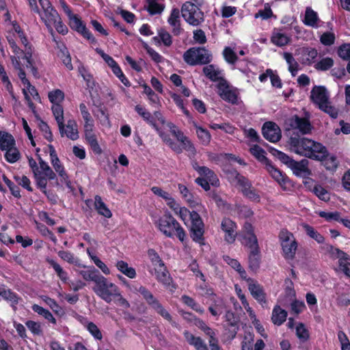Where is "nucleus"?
Wrapping results in <instances>:
<instances>
[{
	"mask_svg": "<svg viewBox=\"0 0 350 350\" xmlns=\"http://www.w3.org/2000/svg\"><path fill=\"white\" fill-rule=\"evenodd\" d=\"M263 137L272 143L280 140L282 134L280 127L273 122H266L262 127Z\"/></svg>",
	"mask_w": 350,
	"mask_h": 350,
	"instance_id": "nucleus-16",
	"label": "nucleus"
},
{
	"mask_svg": "<svg viewBox=\"0 0 350 350\" xmlns=\"http://www.w3.org/2000/svg\"><path fill=\"white\" fill-rule=\"evenodd\" d=\"M248 290L252 297L262 306L267 305L266 293L263 287L254 279L248 280Z\"/></svg>",
	"mask_w": 350,
	"mask_h": 350,
	"instance_id": "nucleus-17",
	"label": "nucleus"
},
{
	"mask_svg": "<svg viewBox=\"0 0 350 350\" xmlns=\"http://www.w3.org/2000/svg\"><path fill=\"white\" fill-rule=\"evenodd\" d=\"M279 242L282 247V256L286 260H293L298 247V243L294 234L287 229H282L278 234Z\"/></svg>",
	"mask_w": 350,
	"mask_h": 350,
	"instance_id": "nucleus-9",
	"label": "nucleus"
},
{
	"mask_svg": "<svg viewBox=\"0 0 350 350\" xmlns=\"http://www.w3.org/2000/svg\"><path fill=\"white\" fill-rule=\"evenodd\" d=\"M43 300L50 307V308L55 314L62 317L65 314L64 309L58 304V303L54 299L51 298L49 297H45V298Z\"/></svg>",
	"mask_w": 350,
	"mask_h": 350,
	"instance_id": "nucleus-56",
	"label": "nucleus"
},
{
	"mask_svg": "<svg viewBox=\"0 0 350 350\" xmlns=\"http://www.w3.org/2000/svg\"><path fill=\"white\" fill-rule=\"evenodd\" d=\"M57 55L68 70H72L73 69L70 53L64 44H62V47L59 49V52Z\"/></svg>",
	"mask_w": 350,
	"mask_h": 350,
	"instance_id": "nucleus-47",
	"label": "nucleus"
},
{
	"mask_svg": "<svg viewBox=\"0 0 350 350\" xmlns=\"http://www.w3.org/2000/svg\"><path fill=\"white\" fill-rule=\"evenodd\" d=\"M183 303L198 313L202 314L204 312V308L196 301L187 295H183L181 297Z\"/></svg>",
	"mask_w": 350,
	"mask_h": 350,
	"instance_id": "nucleus-46",
	"label": "nucleus"
},
{
	"mask_svg": "<svg viewBox=\"0 0 350 350\" xmlns=\"http://www.w3.org/2000/svg\"><path fill=\"white\" fill-rule=\"evenodd\" d=\"M4 154L5 159L10 163H14L21 158V153L19 150L13 146V148H9L5 150Z\"/></svg>",
	"mask_w": 350,
	"mask_h": 350,
	"instance_id": "nucleus-57",
	"label": "nucleus"
},
{
	"mask_svg": "<svg viewBox=\"0 0 350 350\" xmlns=\"http://www.w3.org/2000/svg\"><path fill=\"white\" fill-rule=\"evenodd\" d=\"M290 125L294 129H298L303 135L308 134L312 131V125L308 118L293 116L290 120Z\"/></svg>",
	"mask_w": 350,
	"mask_h": 350,
	"instance_id": "nucleus-23",
	"label": "nucleus"
},
{
	"mask_svg": "<svg viewBox=\"0 0 350 350\" xmlns=\"http://www.w3.org/2000/svg\"><path fill=\"white\" fill-rule=\"evenodd\" d=\"M93 291L97 296L108 304L111 303L113 298L119 297L122 305L129 306L128 301L121 295L118 286L103 275L95 284Z\"/></svg>",
	"mask_w": 350,
	"mask_h": 350,
	"instance_id": "nucleus-3",
	"label": "nucleus"
},
{
	"mask_svg": "<svg viewBox=\"0 0 350 350\" xmlns=\"http://www.w3.org/2000/svg\"><path fill=\"white\" fill-rule=\"evenodd\" d=\"M70 27L81 34L84 38L88 40L91 43H96V39L93 36L91 31L86 27L85 24L77 14H72L68 16Z\"/></svg>",
	"mask_w": 350,
	"mask_h": 350,
	"instance_id": "nucleus-13",
	"label": "nucleus"
},
{
	"mask_svg": "<svg viewBox=\"0 0 350 350\" xmlns=\"http://www.w3.org/2000/svg\"><path fill=\"white\" fill-rule=\"evenodd\" d=\"M217 92L220 98L232 105L238 103V94L236 90H231L226 80H222L217 85Z\"/></svg>",
	"mask_w": 350,
	"mask_h": 350,
	"instance_id": "nucleus-14",
	"label": "nucleus"
},
{
	"mask_svg": "<svg viewBox=\"0 0 350 350\" xmlns=\"http://www.w3.org/2000/svg\"><path fill=\"white\" fill-rule=\"evenodd\" d=\"M191 1H186L181 8V14L185 21L192 26H198L204 21V12Z\"/></svg>",
	"mask_w": 350,
	"mask_h": 350,
	"instance_id": "nucleus-11",
	"label": "nucleus"
},
{
	"mask_svg": "<svg viewBox=\"0 0 350 350\" xmlns=\"http://www.w3.org/2000/svg\"><path fill=\"white\" fill-rule=\"evenodd\" d=\"M304 228L307 235L314 239L318 243H323L324 242V237L317 232L312 226L308 224H305Z\"/></svg>",
	"mask_w": 350,
	"mask_h": 350,
	"instance_id": "nucleus-55",
	"label": "nucleus"
},
{
	"mask_svg": "<svg viewBox=\"0 0 350 350\" xmlns=\"http://www.w3.org/2000/svg\"><path fill=\"white\" fill-rule=\"evenodd\" d=\"M158 228L167 237L173 238L176 235L182 243L186 238L185 230L170 212H165L159 218Z\"/></svg>",
	"mask_w": 350,
	"mask_h": 350,
	"instance_id": "nucleus-7",
	"label": "nucleus"
},
{
	"mask_svg": "<svg viewBox=\"0 0 350 350\" xmlns=\"http://www.w3.org/2000/svg\"><path fill=\"white\" fill-rule=\"evenodd\" d=\"M183 335L188 344L193 346L196 350H208L206 344L200 336H195L188 330H185Z\"/></svg>",
	"mask_w": 350,
	"mask_h": 350,
	"instance_id": "nucleus-25",
	"label": "nucleus"
},
{
	"mask_svg": "<svg viewBox=\"0 0 350 350\" xmlns=\"http://www.w3.org/2000/svg\"><path fill=\"white\" fill-rule=\"evenodd\" d=\"M195 325L198 327L206 336H209V346L211 344L218 342V339L215 336L216 334L215 331L211 327L208 326L203 320L200 319H196Z\"/></svg>",
	"mask_w": 350,
	"mask_h": 350,
	"instance_id": "nucleus-32",
	"label": "nucleus"
},
{
	"mask_svg": "<svg viewBox=\"0 0 350 350\" xmlns=\"http://www.w3.org/2000/svg\"><path fill=\"white\" fill-rule=\"evenodd\" d=\"M176 214L183 221L189 215L191 219L189 230L191 238L194 242L199 243L200 245H204V224L199 213L195 211H189L187 208L180 206L178 209V213Z\"/></svg>",
	"mask_w": 350,
	"mask_h": 350,
	"instance_id": "nucleus-2",
	"label": "nucleus"
},
{
	"mask_svg": "<svg viewBox=\"0 0 350 350\" xmlns=\"http://www.w3.org/2000/svg\"><path fill=\"white\" fill-rule=\"evenodd\" d=\"M317 50L313 48H307L302 51L300 62L304 65L310 66L314 63L317 57Z\"/></svg>",
	"mask_w": 350,
	"mask_h": 350,
	"instance_id": "nucleus-33",
	"label": "nucleus"
},
{
	"mask_svg": "<svg viewBox=\"0 0 350 350\" xmlns=\"http://www.w3.org/2000/svg\"><path fill=\"white\" fill-rule=\"evenodd\" d=\"M191 165L201 176L206 177L212 186L217 187L220 185L219 180L213 170L206 166H200L196 161H192Z\"/></svg>",
	"mask_w": 350,
	"mask_h": 350,
	"instance_id": "nucleus-20",
	"label": "nucleus"
},
{
	"mask_svg": "<svg viewBox=\"0 0 350 350\" xmlns=\"http://www.w3.org/2000/svg\"><path fill=\"white\" fill-rule=\"evenodd\" d=\"M116 267L121 273L131 279L136 277V271L133 267H129L126 262L124 260H118L116 263Z\"/></svg>",
	"mask_w": 350,
	"mask_h": 350,
	"instance_id": "nucleus-43",
	"label": "nucleus"
},
{
	"mask_svg": "<svg viewBox=\"0 0 350 350\" xmlns=\"http://www.w3.org/2000/svg\"><path fill=\"white\" fill-rule=\"evenodd\" d=\"M193 126L196 129L197 136L202 144L204 146L208 145L210 143L211 139V135L209 131L201 126L198 125V124L195 122H193Z\"/></svg>",
	"mask_w": 350,
	"mask_h": 350,
	"instance_id": "nucleus-42",
	"label": "nucleus"
},
{
	"mask_svg": "<svg viewBox=\"0 0 350 350\" xmlns=\"http://www.w3.org/2000/svg\"><path fill=\"white\" fill-rule=\"evenodd\" d=\"M38 161L40 165V168L49 180L56 179L57 176L55 173L53 171L49 164L44 161L40 156L38 155Z\"/></svg>",
	"mask_w": 350,
	"mask_h": 350,
	"instance_id": "nucleus-50",
	"label": "nucleus"
},
{
	"mask_svg": "<svg viewBox=\"0 0 350 350\" xmlns=\"http://www.w3.org/2000/svg\"><path fill=\"white\" fill-rule=\"evenodd\" d=\"M183 59L190 66L208 65L213 60V55L205 47L194 46L184 53Z\"/></svg>",
	"mask_w": 350,
	"mask_h": 350,
	"instance_id": "nucleus-8",
	"label": "nucleus"
},
{
	"mask_svg": "<svg viewBox=\"0 0 350 350\" xmlns=\"http://www.w3.org/2000/svg\"><path fill=\"white\" fill-rule=\"evenodd\" d=\"M94 208L97 213L106 218H110L112 213L105 203L103 201L101 197L98 195L94 197Z\"/></svg>",
	"mask_w": 350,
	"mask_h": 350,
	"instance_id": "nucleus-37",
	"label": "nucleus"
},
{
	"mask_svg": "<svg viewBox=\"0 0 350 350\" xmlns=\"http://www.w3.org/2000/svg\"><path fill=\"white\" fill-rule=\"evenodd\" d=\"M338 56L344 60L350 61V43L342 44L338 49Z\"/></svg>",
	"mask_w": 350,
	"mask_h": 350,
	"instance_id": "nucleus-64",
	"label": "nucleus"
},
{
	"mask_svg": "<svg viewBox=\"0 0 350 350\" xmlns=\"http://www.w3.org/2000/svg\"><path fill=\"white\" fill-rule=\"evenodd\" d=\"M296 335L303 342L307 341L310 338L308 329L303 323H299L296 327Z\"/></svg>",
	"mask_w": 350,
	"mask_h": 350,
	"instance_id": "nucleus-59",
	"label": "nucleus"
},
{
	"mask_svg": "<svg viewBox=\"0 0 350 350\" xmlns=\"http://www.w3.org/2000/svg\"><path fill=\"white\" fill-rule=\"evenodd\" d=\"M48 98L53 105L61 104L64 99V93L61 90L56 89L49 92Z\"/></svg>",
	"mask_w": 350,
	"mask_h": 350,
	"instance_id": "nucleus-58",
	"label": "nucleus"
},
{
	"mask_svg": "<svg viewBox=\"0 0 350 350\" xmlns=\"http://www.w3.org/2000/svg\"><path fill=\"white\" fill-rule=\"evenodd\" d=\"M249 268L255 271L259 267L260 263V248H256L250 250L248 255Z\"/></svg>",
	"mask_w": 350,
	"mask_h": 350,
	"instance_id": "nucleus-38",
	"label": "nucleus"
},
{
	"mask_svg": "<svg viewBox=\"0 0 350 350\" xmlns=\"http://www.w3.org/2000/svg\"><path fill=\"white\" fill-rule=\"evenodd\" d=\"M221 229L224 232V240L228 243H233L237 236V225L232 219L224 217L221 223Z\"/></svg>",
	"mask_w": 350,
	"mask_h": 350,
	"instance_id": "nucleus-18",
	"label": "nucleus"
},
{
	"mask_svg": "<svg viewBox=\"0 0 350 350\" xmlns=\"http://www.w3.org/2000/svg\"><path fill=\"white\" fill-rule=\"evenodd\" d=\"M225 319L226 321L228 323V325L233 327L232 331V338L235 337L237 330L239 329L238 327V321L235 317V314L231 310H225Z\"/></svg>",
	"mask_w": 350,
	"mask_h": 350,
	"instance_id": "nucleus-53",
	"label": "nucleus"
},
{
	"mask_svg": "<svg viewBox=\"0 0 350 350\" xmlns=\"http://www.w3.org/2000/svg\"><path fill=\"white\" fill-rule=\"evenodd\" d=\"M0 296L2 298L10 303V306L14 311L17 309L16 306L22 298L15 292L10 288H5V285H0Z\"/></svg>",
	"mask_w": 350,
	"mask_h": 350,
	"instance_id": "nucleus-24",
	"label": "nucleus"
},
{
	"mask_svg": "<svg viewBox=\"0 0 350 350\" xmlns=\"http://www.w3.org/2000/svg\"><path fill=\"white\" fill-rule=\"evenodd\" d=\"M79 109L83 120L85 139L94 153L100 154L102 149L99 146L97 137L94 133V120L85 103H82L79 105Z\"/></svg>",
	"mask_w": 350,
	"mask_h": 350,
	"instance_id": "nucleus-4",
	"label": "nucleus"
},
{
	"mask_svg": "<svg viewBox=\"0 0 350 350\" xmlns=\"http://www.w3.org/2000/svg\"><path fill=\"white\" fill-rule=\"evenodd\" d=\"M31 308L33 312L38 313L39 315L42 316L49 322L53 325L57 324L55 318L53 316L52 313L49 310L45 309L38 304H33Z\"/></svg>",
	"mask_w": 350,
	"mask_h": 350,
	"instance_id": "nucleus-44",
	"label": "nucleus"
},
{
	"mask_svg": "<svg viewBox=\"0 0 350 350\" xmlns=\"http://www.w3.org/2000/svg\"><path fill=\"white\" fill-rule=\"evenodd\" d=\"M239 240L241 244L250 250L260 248L254 227L250 222L247 221L244 224L243 230L239 234Z\"/></svg>",
	"mask_w": 350,
	"mask_h": 350,
	"instance_id": "nucleus-12",
	"label": "nucleus"
},
{
	"mask_svg": "<svg viewBox=\"0 0 350 350\" xmlns=\"http://www.w3.org/2000/svg\"><path fill=\"white\" fill-rule=\"evenodd\" d=\"M270 176L280 185L283 190H287L292 186L291 181L285 173L272 164V162L265 167Z\"/></svg>",
	"mask_w": 350,
	"mask_h": 350,
	"instance_id": "nucleus-15",
	"label": "nucleus"
},
{
	"mask_svg": "<svg viewBox=\"0 0 350 350\" xmlns=\"http://www.w3.org/2000/svg\"><path fill=\"white\" fill-rule=\"evenodd\" d=\"M136 291L142 296L146 304L159 315L167 321L173 327L180 329V325L173 320L170 313L165 308L160 301L144 286H139Z\"/></svg>",
	"mask_w": 350,
	"mask_h": 350,
	"instance_id": "nucleus-6",
	"label": "nucleus"
},
{
	"mask_svg": "<svg viewBox=\"0 0 350 350\" xmlns=\"http://www.w3.org/2000/svg\"><path fill=\"white\" fill-rule=\"evenodd\" d=\"M158 35L160 37L161 42L166 47H170L173 42L171 34L163 28L158 29Z\"/></svg>",
	"mask_w": 350,
	"mask_h": 350,
	"instance_id": "nucleus-62",
	"label": "nucleus"
},
{
	"mask_svg": "<svg viewBox=\"0 0 350 350\" xmlns=\"http://www.w3.org/2000/svg\"><path fill=\"white\" fill-rule=\"evenodd\" d=\"M147 255L150 260L152 265L153 266V269L151 270H149V272L151 274H153V271L156 270L157 268H161L162 267H164L165 265L162 260V258L160 257L158 252L152 248H150L147 251Z\"/></svg>",
	"mask_w": 350,
	"mask_h": 350,
	"instance_id": "nucleus-31",
	"label": "nucleus"
},
{
	"mask_svg": "<svg viewBox=\"0 0 350 350\" xmlns=\"http://www.w3.org/2000/svg\"><path fill=\"white\" fill-rule=\"evenodd\" d=\"M322 248L329 254L332 259H338V262L341 260H350V256L346 252L330 244H325Z\"/></svg>",
	"mask_w": 350,
	"mask_h": 350,
	"instance_id": "nucleus-27",
	"label": "nucleus"
},
{
	"mask_svg": "<svg viewBox=\"0 0 350 350\" xmlns=\"http://www.w3.org/2000/svg\"><path fill=\"white\" fill-rule=\"evenodd\" d=\"M16 142L14 137L5 131H0V149L6 150L15 146Z\"/></svg>",
	"mask_w": 350,
	"mask_h": 350,
	"instance_id": "nucleus-36",
	"label": "nucleus"
},
{
	"mask_svg": "<svg viewBox=\"0 0 350 350\" xmlns=\"http://www.w3.org/2000/svg\"><path fill=\"white\" fill-rule=\"evenodd\" d=\"M42 10L43 13L40 12V16L42 21L44 23L49 31L53 36V40L56 42L54 36V31L53 29V23L57 22L60 16L56 9L53 6L49 0H38Z\"/></svg>",
	"mask_w": 350,
	"mask_h": 350,
	"instance_id": "nucleus-10",
	"label": "nucleus"
},
{
	"mask_svg": "<svg viewBox=\"0 0 350 350\" xmlns=\"http://www.w3.org/2000/svg\"><path fill=\"white\" fill-rule=\"evenodd\" d=\"M47 262L53 267L59 279L65 284L68 283V276L66 271L54 260L48 259Z\"/></svg>",
	"mask_w": 350,
	"mask_h": 350,
	"instance_id": "nucleus-49",
	"label": "nucleus"
},
{
	"mask_svg": "<svg viewBox=\"0 0 350 350\" xmlns=\"http://www.w3.org/2000/svg\"><path fill=\"white\" fill-rule=\"evenodd\" d=\"M224 59L230 64H234L238 59L236 53L229 46L225 47L223 51Z\"/></svg>",
	"mask_w": 350,
	"mask_h": 350,
	"instance_id": "nucleus-63",
	"label": "nucleus"
},
{
	"mask_svg": "<svg viewBox=\"0 0 350 350\" xmlns=\"http://www.w3.org/2000/svg\"><path fill=\"white\" fill-rule=\"evenodd\" d=\"M224 173L226 176L228 180L231 184H235L236 185L239 182L241 178L244 176L241 175L236 169L229 168L224 170Z\"/></svg>",
	"mask_w": 350,
	"mask_h": 350,
	"instance_id": "nucleus-54",
	"label": "nucleus"
},
{
	"mask_svg": "<svg viewBox=\"0 0 350 350\" xmlns=\"http://www.w3.org/2000/svg\"><path fill=\"white\" fill-rule=\"evenodd\" d=\"M318 161H321L324 167L327 170L335 171L338 167V161L336 157L333 155L330 156L327 150L326 156Z\"/></svg>",
	"mask_w": 350,
	"mask_h": 350,
	"instance_id": "nucleus-48",
	"label": "nucleus"
},
{
	"mask_svg": "<svg viewBox=\"0 0 350 350\" xmlns=\"http://www.w3.org/2000/svg\"><path fill=\"white\" fill-rule=\"evenodd\" d=\"M319 20L318 14L310 7L306 9L304 23L309 27H317V22Z\"/></svg>",
	"mask_w": 350,
	"mask_h": 350,
	"instance_id": "nucleus-41",
	"label": "nucleus"
},
{
	"mask_svg": "<svg viewBox=\"0 0 350 350\" xmlns=\"http://www.w3.org/2000/svg\"><path fill=\"white\" fill-rule=\"evenodd\" d=\"M178 190L182 198L188 203L190 206H196L198 202V200L189 189L183 184L178 185Z\"/></svg>",
	"mask_w": 350,
	"mask_h": 350,
	"instance_id": "nucleus-39",
	"label": "nucleus"
},
{
	"mask_svg": "<svg viewBox=\"0 0 350 350\" xmlns=\"http://www.w3.org/2000/svg\"><path fill=\"white\" fill-rule=\"evenodd\" d=\"M250 153L260 163L267 167L271 161L265 156V150L260 146L255 144L250 149Z\"/></svg>",
	"mask_w": 350,
	"mask_h": 350,
	"instance_id": "nucleus-35",
	"label": "nucleus"
},
{
	"mask_svg": "<svg viewBox=\"0 0 350 350\" xmlns=\"http://www.w3.org/2000/svg\"><path fill=\"white\" fill-rule=\"evenodd\" d=\"M334 65V60L331 57L321 59L315 65L314 68L318 70L326 71L330 69Z\"/></svg>",
	"mask_w": 350,
	"mask_h": 350,
	"instance_id": "nucleus-61",
	"label": "nucleus"
},
{
	"mask_svg": "<svg viewBox=\"0 0 350 350\" xmlns=\"http://www.w3.org/2000/svg\"><path fill=\"white\" fill-rule=\"evenodd\" d=\"M288 313L280 306L276 305L272 310L271 321L278 326L282 325L286 320Z\"/></svg>",
	"mask_w": 350,
	"mask_h": 350,
	"instance_id": "nucleus-29",
	"label": "nucleus"
},
{
	"mask_svg": "<svg viewBox=\"0 0 350 350\" xmlns=\"http://www.w3.org/2000/svg\"><path fill=\"white\" fill-rule=\"evenodd\" d=\"M284 58L285 59L286 63L288 65L289 72L291 73L293 76H295L299 69V64L295 61L292 53L287 52L284 53Z\"/></svg>",
	"mask_w": 350,
	"mask_h": 350,
	"instance_id": "nucleus-51",
	"label": "nucleus"
},
{
	"mask_svg": "<svg viewBox=\"0 0 350 350\" xmlns=\"http://www.w3.org/2000/svg\"><path fill=\"white\" fill-rule=\"evenodd\" d=\"M51 109L58 124L61 136L64 137V119L63 107L61 104L53 105Z\"/></svg>",
	"mask_w": 350,
	"mask_h": 350,
	"instance_id": "nucleus-28",
	"label": "nucleus"
},
{
	"mask_svg": "<svg viewBox=\"0 0 350 350\" xmlns=\"http://www.w3.org/2000/svg\"><path fill=\"white\" fill-rule=\"evenodd\" d=\"M153 273L155 275L156 280L162 284L164 287L172 291L176 288V286L173 283V279L165 265L161 268H157Z\"/></svg>",
	"mask_w": 350,
	"mask_h": 350,
	"instance_id": "nucleus-19",
	"label": "nucleus"
},
{
	"mask_svg": "<svg viewBox=\"0 0 350 350\" xmlns=\"http://www.w3.org/2000/svg\"><path fill=\"white\" fill-rule=\"evenodd\" d=\"M49 150V154L51 158V163L56 172H59L62 169H64V165L61 163V161L57 154L56 150L52 144L48 145Z\"/></svg>",
	"mask_w": 350,
	"mask_h": 350,
	"instance_id": "nucleus-45",
	"label": "nucleus"
},
{
	"mask_svg": "<svg viewBox=\"0 0 350 350\" xmlns=\"http://www.w3.org/2000/svg\"><path fill=\"white\" fill-rule=\"evenodd\" d=\"M204 75L211 81L220 83L222 80H226L221 76V72L219 70H215L213 64H208L202 69Z\"/></svg>",
	"mask_w": 350,
	"mask_h": 350,
	"instance_id": "nucleus-30",
	"label": "nucleus"
},
{
	"mask_svg": "<svg viewBox=\"0 0 350 350\" xmlns=\"http://www.w3.org/2000/svg\"><path fill=\"white\" fill-rule=\"evenodd\" d=\"M79 274L86 281H92L96 284L100 277L101 276L100 273L94 267L92 266L87 270H81Z\"/></svg>",
	"mask_w": 350,
	"mask_h": 350,
	"instance_id": "nucleus-40",
	"label": "nucleus"
},
{
	"mask_svg": "<svg viewBox=\"0 0 350 350\" xmlns=\"http://www.w3.org/2000/svg\"><path fill=\"white\" fill-rule=\"evenodd\" d=\"M135 111L147 124L156 131H159V128L156 122L155 118L145 107L137 105L135 107Z\"/></svg>",
	"mask_w": 350,
	"mask_h": 350,
	"instance_id": "nucleus-26",
	"label": "nucleus"
},
{
	"mask_svg": "<svg viewBox=\"0 0 350 350\" xmlns=\"http://www.w3.org/2000/svg\"><path fill=\"white\" fill-rule=\"evenodd\" d=\"M289 41L290 38L283 33H276L271 37V42L278 46H285Z\"/></svg>",
	"mask_w": 350,
	"mask_h": 350,
	"instance_id": "nucleus-60",
	"label": "nucleus"
},
{
	"mask_svg": "<svg viewBox=\"0 0 350 350\" xmlns=\"http://www.w3.org/2000/svg\"><path fill=\"white\" fill-rule=\"evenodd\" d=\"M148 3L147 11L150 15H156L161 14L164 8V5L159 3L157 0H146Z\"/></svg>",
	"mask_w": 350,
	"mask_h": 350,
	"instance_id": "nucleus-52",
	"label": "nucleus"
},
{
	"mask_svg": "<svg viewBox=\"0 0 350 350\" xmlns=\"http://www.w3.org/2000/svg\"><path fill=\"white\" fill-rule=\"evenodd\" d=\"M211 304L208 308L213 317H219L226 309V304L224 298L217 294L208 299Z\"/></svg>",
	"mask_w": 350,
	"mask_h": 350,
	"instance_id": "nucleus-22",
	"label": "nucleus"
},
{
	"mask_svg": "<svg viewBox=\"0 0 350 350\" xmlns=\"http://www.w3.org/2000/svg\"><path fill=\"white\" fill-rule=\"evenodd\" d=\"M310 98L311 101L320 107L329 101V96L327 90L322 85H314L311 92Z\"/></svg>",
	"mask_w": 350,
	"mask_h": 350,
	"instance_id": "nucleus-21",
	"label": "nucleus"
},
{
	"mask_svg": "<svg viewBox=\"0 0 350 350\" xmlns=\"http://www.w3.org/2000/svg\"><path fill=\"white\" fill-rule=\"evenodd\" d=\"M71 140H77L79 138L77 124L75 120H69L66 125H64V135Z\"/></svg>",
	"mask_w": 350,
	"mask_h": 350,
	"instance_id": "nucleus-34",
	"label": "nucleus"
},
{
	"mask_svg": "<svg viewBox=\"0 0 350 350\" xmlns=\"http://www.w3.org/2000/svg\"><path fill=\"white\" fill-rule=\"evenodd\" d=\"M288 144L292 152L312 160H319L327 154V148L321 143L293 133Z\"/></svg>",
	"mask_w": 350,
	"mask_h": 350,
	"instance_id": "nucleus-1",
	"label": "nucleus"
},
{
	"mask_svg": "<svg viewBox=\"0 0 350 350\" xmlns=\"http://www.w3.org/2000/svg\"><path fill=\"white\" fill-rule=\"evenodd\" d=\"M269 152L274 157L289 167L295 176L304 177L311 174L308 167V161L307 159H304L299 161H297L286 153L272 147L269 149Z\"/></svg>",
	"mask_w": 350,
	"mask_h": 350,
	"instance_id": "nucleus-5",
	"label": "nucleus"
}]
</instances>
